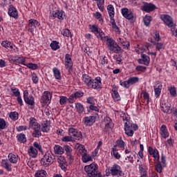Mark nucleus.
I'll return each mask as SVG.
<instances>
[{
  "label": "nucleus",
  "mask_w": 177,
  "mask_h": 177,
  "mask_svg": "<svg viewBox=\"0 0 177 177\" xmlns=\"http://www.w3.org/2000/svg\"><path fill=\"white\" fill-rule=\"evenodd\" d=\"M34 131L32 133V136L33 138H39V136H42V133H41V129H33Z\"/></svg>",
  "instance_id": "obj_48"
},
{
  "label": "nucleus",
  "mask_w": 177,
  "mask_h": 177,
  "mask_svg": "<svg viewBox=\"0 0 177 177\" xmlns=\"http://www.w3.org/2000/svg\"><path fill=\"white\" fill-rule=\"evenodd\" d=\"M160 110L166 114L172 113V109H171V104H167L160 106Z\"/></svg>",
  "instance_id": "obj_27"
},
{
  "label": "nucleus",
  "mask_w": 177,
  "mask_h": 177,
  "mask_svg": "<svg viewBox=\"0 0 177 177\" xmlns=\"http://www.w3.org/2000/svg\"><path fill=\"white\" fill-rule=\"evenodd\" d=\"M75 109L79 114H82L84 111H85V107L82 105V104L77 102L75 103Z\"/></svg>",
  "instance_id": "obj_35"
},
{
  "label": "nucleus",
  "mask_w": 177,
  "mask_h": 177,
  "mask_svg": "<svg viewBox=\"0 0 177 177\" xmlns=\"http://www.w3.org/2000/svg\"><path fill=\"white\" fill-rule=\"evenodd\" d=\"M155 97H160V95H161V91L162 89V84H160V82L158 81L156 82V86H153Z\"/></svg>",
  "instance_id": "obj_25"
},
{
  "label": "nucleus",
  "mask_w": 177,
  "mask_h": 177,
  "mask_svg": "<svg viewBox=\"0 0 177 177\" xmlns=\"http://www.w3.org/2000/svg\"><path fill=\"white\" fill-rule=\"evenodd\" d=\"M73 94L74 97H75L76 99H78L79 97H82V96H84V92L81 91H78Z\"/></svg>",
  "instance_id": "obj_61"
},
{
  "label": "nucleus",
  "mask_w": 177,
  "mask_h": 177,
  "mask_svg": "<svg viewBox=\"0 0 177 177\" xmlns=\"http://www.w3.org/2000/svg\"><path fill=\"white\" fill-rule=\"evenodd\" d=\"M24 100L26 104L29 106H34L35 104V101H34V96L28 95V91H24Z\"/></svg>",
  "instance_id": "obj_12"
},
{
  "label": "nucleus",
  "mask_w": 177,
  "mask_h": 177,
  "mask_svg": "<svg viewBox=\"0 0 177 177\" xmlns=\"http://www.w3.org/2000/svg\"><path fill=\"white\" fill-rule=\"evenodd\" d=\"M29 128L32 129H41V124L37 122L35 118H30L29 119Z\"/></svg>",
  "instance_id": "obj_19"
},
{
  "label": "nucleus",
  "mask_w": 177,
  "mask_h": 177,
  "mask_svg": "<svg viewBox=\"0 0 177 177\" xmlns=\"http://www.w3.org/2000/svg\"><path fill=\"white\" fill-rule=\"evenodd\" d=\"M33 147L35 149H38L39 151H40V153H43V151H42V146H41L39 145V143H38L37 142H35L33 143Z\"/></svg>",
  "instance_id": "obj_64"
},
{
  "label": "nucleus",
  "mask_w": 177,
  "mask_h": 177,
  "mask_svg": "<svg viewBox=\"0 0 177 177\" xmlns=\"http://www.w3.org/2000/svg\"><path fill=\"white\" fill-rule=\"evenodd\" d=\"M50 127L48 124V121H44L42 124L41 131L42 132H49Z\"/></svg>",
  "instance_id": "obj_50"
},
{
  "label": "nucleus",
  "mask_w": 177,
  "mask_h": 177,
  "mask_svg": "<svg viewBox=\"0 0 177 177\" xmlns=\"http://www.w3.org/2000/svg\"><path fill=\"white\" fill-rule=\"evenodd\" d=\"M53 17H57L59 20H63V12L62 11H53L52 12Z\"/></svg>",
  "instance_id": "obj_39"
},
{
  "label": "nucleus",
  "mask_w": 177,
  "mask_h": 177,
  "mask_svg": "<svg viewBox=\"0 0 177 177\" xmlns=\"http://www.w3.org/2000/svg\"><path fill=\"white\" fill-rule=\"evenodd\" d=\"M37 27H39V22H38L36 19H31L28 20V32L34 34L35 31H37Z\"/></svg>",
  "instance_id": "obj_9"
},
{
  "label": "nucleus",
  "mask_w": 177,
  "mask_h": 177,
  "mask_svg": "<svg viewBox=\"0 0 177 177\" xmlns=\"http://www.w3.org/2000/svg\"><path fill=\"white\" fill-rule=\"evenodd\" d=\"M95 35L97 37V38H100L102 41H103L104 38H106V36H104V32H103V31L99 30Z\"/></svg>",
  "instance_id": "obj_62"
},
{
  "label": "nucleus",
  "mask_w": 177,
  "mask_h": 177,
  "mask_svg": "<svg viewBox=\"0 0 177 177\" xmlns=\"http://www.w3.org/2000/svg\"><path fill=\"white\" fill-rule=\"evenodd\" d=\"M102 86V78L100 77H95V80H92L88 84V88H92L93 89H100Z\"/></svg>",
  "instance_id": "obj_10"
},
{
  "label": "nucleus",
  "mask_w": 177,
  "mask_h": 177,
  "mask_svg": "<svg viewBox=\"0 0 177 177\" xmlns=\"http://www.w3.org/2000/svg\"><path fill=\"white\" fill-rule=\"evenodd\" d=\"M142 10L147 12V13H150V12L156 10V5L151 3H147L142 6Z\"/></svg>",
  "instance_id": "obj_23"
},
{
  "label": "nucleus",
  "mask_w": 177,
  "mask_h": 177,
  "mask_svg": "<svg viewBox=\"0 0 177 177\" xmlns=\"http://www.w3.org/2000/svg\"><path fill=\"white\" fill-rule=\"evenodd\" d=\"M111 153L115 158H116V160H120L121 158V155L119 154L116 146H113V147L111 149Z\"/></svg>",
  "instance_id": "obj_31"
},
{
  "label": "nucleus",
  "mask_w": 177,
  "mask_h": 177,
  "mask_svg": "<svg viewBox=\"0 0 177 177\" xmlns=\"http://www.w3.org/2000/svg\"><path fill=\"white\" fill-rule=\"evenodd\" d=\"M152 18L151 16H145V17L143 19L144 24L147 27H149L150 26V23L151 22Z\"/></svg>",
  "instance_id": "obj_47"
},
{
  "label": "nucleus",
  "mask_w": 177,
  "mask_h": 177,
  "mask_svg": "<svg viewBox=\"0 0 177 177\" xmlns=\"http://www.w3.org/2000/svg\"><path fill=\"white\" fill-rule=\"evenodd\" d=\"M121 46H122L123 49H129V46H131L130 43L128 41V40H124V41L121 44Z\"/></svg>",
  "instance_id": "obj_63"
},
{
  "label": "nucleus",
  "mask_w": 177,
  "mask_h": 177,
  "mask_svg": "<svg viewBox=\"0 0 177 177\" xmlns=\"http://www.w3.org/2000/svg\"><path fill=\"white\" fill-rule=\"evenodd\" d=\"M109 172L112 176H122V170H121V167L118 165H113L111 167Z\"/></svg>",
  "instance_id": "obj_11"
},
{
  "label": "nucleus",
  "mask_w": 177,
  "mask_h": 177,
  "mask_svg": "<svg viewBox=\"0 0 177 177\" xmlns=\"http://www.w3.org/2000/svg\"><path fill=\"white\" fill-rule=\"evenodd\" d=\"M111 92L112 97L115 102L121 100V97L120 96V93H118V87H117V86H113Z\"/></svg>",
  "instance_id": "obj_16"
},
{
  "label": "nucleus",
  "mask_w": 177,
  "mask_h": 177,
  "mask_svg": "<svg viewBox=\"0 0 177 177\" xmlns=\"http://www.w3.org/2000/svg\"><path fill=\"white\" fill-rule=\"evenodd\" d=\"M53 162V157L52 153L48 151L46 152L44 157L41 158L40 163L42 167H48Z\"/></svg>",
  "instance_id": "obj_6"
},
{
  "label": "nucleus",
  "mask_w": 177,
  "mask_h": 177,
  "mask_svg": "<svg viewBox=\"0 0 177 177\" xmlns=\"http://www.w3.org/2000/svg\"><path fill=\"white\" fill-rule=\"evenodd\" d=\"M82 160L83 162H89V161H92V156L86 153L85 155L82 156Z\"/></svg>",
  "instance_id": "obj_46"
},
{
  "label": "nucleus",
  "mask_w": 177,
  "mask_h": 177,
  "mask_svg": "<svg viewBox=\"0 0 177 177\" xmlns=\"http://www.w3.org/2000/svg\"><path fill=\"white\" fill-rule=\"evenodd\" d=\"M122 15L125 17V19H127V20H133V12L129 11L128 8H122Z\"/></svg>",
  "instance_id": "obj_21"
},
{
  "label": "nucleus",
  "mask_w": 177,
  "mask_h": 177,
  "mask_svg": "<svg viewBox=\"0 0 177 177\" xmlns=\"http://www.w3.org/2000/svg\"><path fill=\"white\" fill-rule=\"evenodd\" d=\"M83 123L86 127H92L95 124V116H87L83 118Z\"/></svg>",
  "instance_id": "obj_20"
},
{
  "label": "nucleus",
  "mask_w": 177,
  "mask_h": 177,
  "mask_svg": "<svg viewBox=\"0 0 177 177\" xmlns=\"http://www.w3.org/2000/svg\"><path fill=\"white\" fill-rule=\"evenodd\" d=\"M8 14L10 17H12L13 19L19 18V12H17V9L13 6V5L9 6Z\"/></svg>",
  "instance_id": "obj_14"
},
{
  "label": "nucleus",
  "mask_w": 177,
  "mask_h": 177,
  "mask_svg": "<svg viewBox=\"0 0 177 177\" xmlns=\"http://www.w3.org/2000/svg\"><path fill=\"white\" fill-rule=\"evenodd\" d=\"M35 177H46V171L45 170H39L35 174Z\"/></svg>",
  "instance_id": "obj_54"
},
{
  "label": "nucleus",
  "mask_w": 177,
  "mask_h": 177,
  "mask_svg": "<svg viewBox=\"0 0 177 177\" xmlns=\"http://www.w3.org/2000/svg\"><path fill=\"white\" fill-rule=\"evenodd\" d=\"M9 117L11 120H13V121H17V120H19V113H17V112H11L10 113Z\"/></svg>",
  "instance_id": "obj_55"
},
{
  "label": "nucleus",
  "mask_w": 177,
  "mask_h": 177,
  "mask_svg": "<svg viewBox=\"0 0 177 177\" xmlns=\"http://www.w3.org/2000/svg\"><path fill=\"white\" fill-rule=\"evenodd\" d=\"M28 153L32 158H37V156H38V150L32 146L30 147V149L28 150Z\"/></svg>",
  "instance_id": "obj_26"
},
{
  "label": "nucleus",
  "mask_w": 177,
  "mask_h": 177,
  "mask_svg": "<svg viewBox=\"0 0 177 177\" xmlns=\"http://www.w3.org/2000/svg\"><path fill=\"white\" fill-rule=\"evenodd\" d=\"M12 60L17 64H24V62H26V58L23 57H12Z\"/></svg>",
  "instance_id": "obj_32"
},
{
  "label": "nucleus",
  "mask_w": 177,
  "mask_h": 177,
  "mask_svg": "<svg viewBox=\"0 0 177 177\" xmlns=\"http://www.w3.org/2000/svg\"><path fill=\"white\" fill-rule=\"evenodd\" d=\"M141 58L138 59L139 64H145V66H149L150 64V57L147 55L141 53Z\"/></svg>",
  "instance_id": "obj_17"
},
{
  "label": "nucleus",
  "mask_w": 177,
  "mask_h": 177,
  "mask_svg": "<svg viewBox=\"0 0 177 177\" xmlns=\"http://www.w3.org/2000/svg\"><path fill=\"white\" fill-rule=\"evenodd\" d=\"M17 142L19 143H26L27 138H26V135L24 133H19L17 135Z\"/></svg>",
  "instance_id": "obj_30"
},
{
  "label": "nucleus",
  "mask_w": 177,
  "mask_h": 177,
  "mask_svg": "<svg viewBox=\"0 0 177 177\" xmlns=\"http://www.w3.org/2000/svg\"><path fill=\"white\" fill-rule=\"evenodd\" d=\"M160 19L165 25L167 26V27H169V28H171V31L172 34H174V30H175L176 24L174 23V19L172 17L167 14H162L160 15Z\"/></svg>",
  "instance_id": "obj_3"
},
{
  "label": "nucleus",
  "mask_w": 177,
  "mask_h": 177,
  "mask_svg": "<svg viewBox=\"0 0 177 177\" xmlns=\"http://www.w3.org/2000/svg\"><path fill=\"white\" fill-rule=\"evenodd\" d=\"M62 142H72L73 143H74V142H75V140L74 139V138H73L72 136L69 135V136H66L64 137H63L62 138H61Z\"/></svg>",
  "instance_id": "obj_43"
},
{
  "label": "nucleus",
  "mask_w": 177,
  "mask_h": 177,
  "mask_svg": "<svg viewBox=\"0 0 177 177\" xmlns=\"http://www.w3.org/2000/svg\"><path fill=\"white\" fill-rule=\"evenodd\" d=\"M100 59L101 60L100 63L102 66H106V64L109 63V59L106 55L100 57Z\"/></svg>",
  "instance_id": "obj_56"
},
{
  "label": "nucleus",
  "mask_w": 177,
  "mask_h": 177,
  "mask_svg": "<svg viewBox=\"0 0 177 177\" xmlns=\"http://www.w3.org/2000/svg\"><path fill=\"white\" fill-rule=\"evenodd\" d=\"M61 32L64 37H67L68 38L71 37V32L68 29H64Z\"/></svg>",
  "instance_id": "obj_59"
},
{
  "label": "nucleus",
  "mask_w": 177,
  "mask_h": 177,
  "mask_svg": "<svg viewBox=\"0 0 177 177\" xmlns=\"http://www.w3.org/2000/svg\"><path fill=\"white\" fill-rule=\"evenodd\" d=\"M107 10L109 17H111V19H114V15H115V12H114V6L111 4L108 5Z\"/></svg>",
  "instance_id": "obj_33"
},
{
  "label": "nucleus",
  "mask_w": 177,
  "mask_h": 177,
  "mask_svg": "<svg viewBox=\"0 0 177 177\" xmlns=\"http://www.w3.org/2000/svg\"><path fill=\"white\" fill-rule=\"evenodd\" d=\"M8 161L11 162V164H17V161L19 158H17V156L15 154H13L12 153H9L8 156Z\"/></svg>",
  "instance_id": "obj_29"
},
{
  "label": "nucleus",
  "mask_w": 177,
  "mask_h": 177,
  "mask_svg": "<svg viewBox=\"0 0 177 177\" xmlns=\"http://www.w3.org/2000/svg\"><path fill=\"white\" fill-rule=\"evenodd\" d=\"M162 165L161 164V162H160V160H156V169L157 172H159V174H161L162 172Z\"/></svg>",
  "instance_id": "obj_52"
},
{
  "label": "nucleus",
  "mask_w": 177,
  "mask_h": 177,
  "mask_svg": "<svg viewBox=\"0 0 177 177\" xmlns=\"http://www.w3.org/2000/svg\"><path fill=\"white\" fill-rule=\"evenodd\" d=\"M136 71H141L142 73H145V71H146V70H147V67L143 66L141 65H138L136 67Z\"/></svg>",
  "instance_id": "obj_60"
},
{
  "label": "nucleus",
  "mask_w": 177,
  "mask_h": 177,
  "mask_svg": "<svg viewBox=\"0 0 177 177\" xmlns=\"http://www.w3.org/2000/svg\"><path fill=\"white\" fill-rule=\"evenodd\" d=\"M104 132H110L114 128V123L110 117L106 116L101 124Z\"/></svg>",
  "instance_id": "obj_4"
},
{
  "label": "nucleus",
  "mask_w": 177,
  "mask_h": 177,
  "mask_svg": "<svg viewBox=\"0 0 177 177\" xmlns=\"http://www.w3.org/2000/svg\"><path fill=\"white\" fill-rule=\"evenodd\" d=\"M168 91L173 97H176V88L175 86H170L168 88Z\"/></svg>",
  "instance_id": "obj_51"
},
{
  "label": "nucleus",
  "mask_w": 177,
  "mask_h": 177,
  "mask_svg": "<svg viewBox=\"0 0 177 177\" xmlns=\"http://www.w3.org/2000/svg\"><path fill=\"white\" fill-rule=\"evenodd\" d=\"M1 46H3V48H6L8 50H12V49H13V44L9 41H2Z\"/></svg>",
  "instance_id": "obj_36"
},
{
  "label": "nucleus",
  "mask_w": 177,
  "mask_h": 177,
  "mask_svg": "<svg viewBox=\"0 0 177 177\" xmlns=\"http://www.w3.org/2000/svg\"><path fill=\"white\" fill-rule=\"evenodd\" d=\"M138 127L136 124L128 123L124 124V132L127 136H133L134 131H138Z\"/></svg>",
  "instance_id": "obj_5"
},
{
  "label": "nucleus",
  "mask_w": 177,
  "mask_h": 177,
  "mask_svg": "<svg viewBox=\"0 0 177 177\" xmlns=\"http://www.w3.org/2000/svg\"><path fill=\"white\" fill-rule=\"evenodd\" d=\"M50 100H52V93L49 91H44L40 100L41 104L46 106L50 103Z\"/></svg>",
  "instance_id": "obj_8"
},
{
  "label": "nucleus",
  "mask_w": 177,
  "mask_h": 177,
  "mask_svg": "<svg viewBox=\"0 0 177 177\" xmlns=\"http://www.w3.org/2000/svg\"><path fill=\"white\" fill-rule=\"evenodd\" d=\"M64 151L67 154H71L73 153V149H71V147H70L69 145H64Z\"/></svg>",
  "instance_id": "obj_57"
},
{
  "label": "nucleus",
  "mask_w": 177,
  "mask_h": 177,
  "mask_svg": "<svg viewBox=\"0 0 177 177\" xmlns=\"http://www.w3.org/2000/svg\"><path fill=\"white\" fill-rule=\"evenodd\" d=\"M50 46L53 50H57V49L60 48V46H59V42L56 41H53L50 44Z\"/></svg>",
  "instance_id": "obj_49"
},
{
  "label": "nucleus",
  "mask_w": 177,
  "mask_h": 177,
  "mask_svg": "<svg viewBox=\"0 0 177 177\" xmlns=\"http://www.w3.org/2000/svg\"><path fill=\"white\" fill-rule=\"evenodd\" d=\"M114 146H116V148L120 147V149H124L125 147V142H124V140H122V138H120L116 141V145Z\"/></svg>",
  "instance_id": "obj_44"
},
{
  "label": "nucleus",
  "mask_w": 177,
  "mask_h": 177,
  "mask_svg": "<svg viewBox=\"0 0 177 177\" xmlns=\"http://www.w3.org/2000/svg\"><path fill=\"white\" fill-rule=\"evenodd\" d=\"M1 165L4 169H6L8 172H10L12 171V164H10V162H9V160L8 159H2Z\"/></svg>",
  "instance_id": "obj_24"
},
{
  "label": "nucleus",
  "mask_w": 177,
  "mask_h": 177,
  "mask_svg": "<svg viewBox=\"0 0 177 177\" xmlns=\"http://www.w3.org/2000/svg\"><path fill=\"white\" fill-rule=\"evenodd\" d=\"M138 82H139V77H129L127 81L123 82L122 80H120V85H121V86H123V88H126L127 89H128L129 88V86H131V85H133Z\"/></svg>",
  "instance_id": "obj_7"
},
{
  "label": "nucleus",
  "mask_w": 177,
  "mask_h": 177,
  "mask_svg": "<svg viewBox=\"0 0 177 177\" xmlns=\"http://www.w3.org/2000/svg\"><path fill=\"white\" fill-rule=\"evenodd\" d=\"M53 73L54 74V77L55 80H62V73H60V71H59L57 68H53Z\"/></svg>",
  "instance_id": "obj_34"
},
{
  "label": "nucleus",
  "mask_w": 177,
  "mask_h": 177,
  "mask_svg": "<svg viewBox=\"0 0 177 177\" xmlns=\"http://www.w3.org/2000/svg\"><path fill=\"white\" fill-rule=\"evenodd\" d=\"M160 135L162 139H167L169 138V132L168 131V129L167 128V125L162 124L160 129Z\"/></svg>",
  "instance_id": "obj_15"
},
{
  "label": "nucleus",
  "mask_w": 177,
  "mask_h": 177,
  "mask_svg": "<svg viewBox=\"0 0 177 177\" xmlns=\"http://www.w3.org/2000/svg\"><path fill=\"white\" fill-rule=\"evenodd\" d=\"M99 167L95 162H93L88 165L84 167V171L88 177H97V174H100L98 171Z\"/></svg>",
  "instance_id": "obj_2"
},
{
  "label": "nucleus",
  "mask_w": 177,
  "mask_h": 177,
  "mask_svg": "<svg viewBox=\"0 0 177 177\" xmlns=\"http://www.w3.org/2000/svg\"><path fill=\"white\" fill-rule=\"evenodd\" d=\"M97 2V6L101 12H104V0H95Z\"/></svg>",
  "instance_id": "obj_42"
},
{
  "label": "nucleus",
  "mask_w": 177,
  "mask_h": 177,
  "mask_svg": "<svg viewBox=\"0 0 177 177\" xmlns=\"http://www.w3.org/2000/svg\"><path fill=\"white\" fill-rule=\"evenodd\" d=\"M65 68L70 71H73V59L70 54L65 55Z\"/></svg>",
  "instance_id": "obj_13"
},
{
  "label": "nucleus",
  "mask_w": 177,
  "mask_h": 177,
  "mask_svg": "<svg viewBox=\"0 0 177 177\" xmlns=\"http://www.w3.org/2000/svg\"><path fill=\"white\" fill-rule=\"evenodd\" d=\"M153 45H155L156 50H158L159 52L161 50V49H164L163 43L156 42Z\"/></svg>",
  "instance_id": "obj_58"
},
{
  "label": "nucleus",
  "mask_w": 177,
  "mask_h": 177,
  "mask_svg": "<svg viewBox=\"0 0 177 177\" xmlns=\"http://www.w3.org/2000/svg\"><path fill=\"white\" fill-rule=\"evenodd\" d=\"M68 100V98L66 96H60L59 97V104H61V106H64L66 104H67V102Z\"/></svg>",
  "instance_id": "obj_53"
},
{
  "label": "nucleus",
  "mask_w": 177,
  "mask_h": 177,
  "mask_svg": "<svg viewBox=\"0 0 177 177\" xmlns=\"http://www.w3.org/2000/svg\"><path fill=\"white\" fill-rule=\"evenodd\" d=\"M106 44L110 52H113V53H122L123 52L122 48L117 44L115 40L111 37H107Z\"/></svg>",
  "instance_id": "obj_1"
},
{
  "label": "nucleus",
  "mask_w": 177,
  "mask_h": 177,
  "mask_svg": "<svg viewBox=\"0 0 177 177\" xmlns=\"http://www.w3.org/2000/svg\"><path fill=\"white\" fill-rule=\"evenodd\" d=\"M92 80V78L91 76L88 75L87 74L82 75V81L84 82L85 84L88 87L89 84H91V81Z\"/></svg>",
  "instance_id": "obj_38"
},
{
  "label": "nucleus",
  "mask_w": 177,
  "mask_h": 177,
  "mask_svg": "<svg viewBox=\"0 0 177 177\" xmlns=\"http://www.w3.org/2000/svg\"><path fill=\"white\" fill-rule=\"evenodd\" d=\"M148 151L150 156H153L156 161H158V160H160V153H158V150L157 149H153V147H149Z\"/></svg>",
  "instance_id": "obj_22"
},
{
  "label": "nucleus",
  "mask_w": 177,
  "mask_h": 177,
  "mask_svg": "<svg viewBox=\"0 0 177 177\" xmlns=\"http://www.w3.org/2000/svg\"><path fill=\"white\" fill-rule=\"evenodd\" d=\"M54 152L55 154H63L64 153V149L60 145H55Z\"/></svg>",
  "instance_id": "obj_40"
},
{
  "label": "nucleus",
  "mask_w": 177,
  "mask_h": 177,
  "mask_svg": "<svg viewBox=\"0 0 177 177\" xmlns=\"http://www.w3.org/2000/svg\"><path fill=\"white\" fill-rule=\"evenodd\" d=\"M139 171L140 174V177L147 176V171H146V169H145V165L142 164L139 165Z\"/></svg>",
  "instance_id": "obj_41"
},
{
  "label": "nucleus",
  "mask_w": 177,
  "mask_h": 177,
  "mask_svg": "<svg viewBox=\"0 0 177 177\" xmlns=\"http://www.w3.org/2000/svg\"><path fill=\"white\" fill-rule=\"evenodd\" d=\"M68 133L71 136H73V138H82V132L78 131L77 129H74L73 127H70L68 129Z\"/></svg>",
  "instance_id": "obj_18"
},
{
  "label": "nucleus",
  "mask_w": 177,
  "mask_h": 177,
  "mask_svg": "<svg viewBox=\"0 0 177 177\" xmlns=\"http://www.w3.org/2000/svg\"><path fill=\"white\" fill-rule=\"evenodd\" d=\"M111 24H112L113 30L115 31V32H118V34H121V30H120V28H118L117 24H115L114 19H111Z\"/></svg>",
  "instance_id": "obj_37"
},
{
  "label": "nucleus",
  "mask_w": 177,
  "mask_h": 177,
  "mask_svg": "<svg viewBox=\"0 0 177 177\" xmlns=\"http://www.w3.org/2000/svg\"><path fill=\"white\" fill-rule=\"evenodd\" d=\"M75 147L77 150H78L80 154H81L82 156L86 153V149H85V147L84 145L81 144H77Z\"/></svg>",
  "instance_id": "obj_28"
},
{
  "label": "nucleus",
  "mask_w": 177,
  "mask_h": 177,
  "mask_svg": "<svg viewBox=\"0 0 177 177\" xmlns=\"http://www.w3.org/2000/svg\"><path fill=\"white\" fill-rule=\"evenodd\" d=\"M6 128H8L6 121H5L3 118H0V131H3V129H6Z\"/></svg>",
  "instance_id": "obj_45"
}]
</instances>
